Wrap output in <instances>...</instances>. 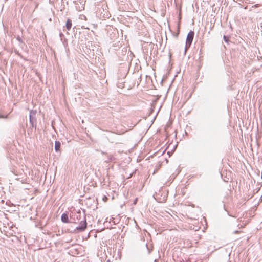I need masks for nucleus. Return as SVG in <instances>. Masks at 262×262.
<instances>
[{"instance_id":"obj_1","label":"nucleus","mask_w":262,"mask_h":262,"mask_svg":"<svg viewBox=\"0 0 262 262\" xmlns=\"http://www.w3.org/2000/svg\"><path fill=\"white\" fill-rule=\"evenodd\" d=\"M84 214L82 217V220L79 222V225L76 227V228L74 229L73 231H71L72 233H79L83 232L87 228V222H86V218L85 214V210H83Z\"/></svg>"},{"instance_id":"obj_2","label":"nucleus","mask_w":262,"mask_h":262,"mask_svg":"<svg viewBox=\"0 0 262 262\" xmlns=\"http://www.w3.org/2000/svg\"><path fill=\"white\" fill-rule=\"evenodd\" d=\"M82 219L81 213L80 210L76 212L71 213L70 215V223L77 224Z\"/></svg>"},{"instance_id":"obj_3","label":"nucleus","mask_w":262,"mask_h":262,"mask_svg":"<svg viewBox=\"0 0 262 262\" xmlns=\"http://www.w3.org/2000/svg\"><path fill=\"white\" fill-rule=\"evenodd\" d=\"M194 35V32L193 31L190 30L188 33L186 39V43L187 44V46H191L193 40Z\"/></svg>"},{"instance_id":"obj_4","label":"nucleus","mask_w":262,"mask_h":262,"mask_svg":"<svg viewBox=\"0 0 262 262\" xmlns=\"http://www.w3.org/2000/svg\"><path fill=\"white\" fill-rule=\"evenodd\" d=\"M79 35H80V36L78 38V41L81 45H83L84 41L88 40L87 36H89V33L84 32H79Z\"/></svg>"},{"instance_id":"obj_5","label":"nucleus","mask_w":262,"mask_h":262,"mask_svg":"<svg viewBox=\"0 0 262 262\" xmlns=\"http://www.w3.org/2000/svg\"><path fill=\"white\" fill-rule=\"evenodd\" d=\"M36 114V110H31L30 111L29 115V122L30 124H33V122H36V119L35 115Z\"/></svg>"},{"instance_id":"obj_6","label":"nucleus","mask_w":262,"mask_h":262,"mask_svg":"<svg viewBox=\"0 0 262 262\" xmlns=\"http://www.w3.org/2000/svg\"><path fill=\"white\" fill-rule=\"evenodd\" d=\"M61 221L64 223H70V220L69 219L68 213L66 212L61 215Z\"/></svg>"},{"instance_id":"obj_7","label":"nucleus","mask_w":262,"mask_h":262,"mask_svg":"<svg viewBox=\"0 0 262 262\" xmlns=\"http://www.w3.org/2000/svg\"><path fill=\"white\" fill-rule=\"evenodd\" d=\"M61 143L59 141H55V150L56 152H60Z\"/></svg>"},{"instance_id":"obj_8","label":"nucleus","mask_w":262,"mask_h":262,"mask_svg":"<svg viewBox=\"0 0 262 262\" xmlns=\"http://www.w3.org/2000/svg\"><path fill=\"white\" fill-rule=\"evenodd\" d=\"M146 247L148 251V253L150 254L152 251L153 246L152 244L147 243L146 244Z\"/></svg>"},{"instance_id":"obj_9","label":"nucleus","mask_w":262,"mask_h":262,"mask_svg":"<svg viewBox=\"0 0 262 262\" xmlns=\"http://www.w3.org/2000/svg\"><path fill=\"white\" fill-rule=\"evenodd\" d=\"M72 26V20L70 19H68L67 20L66 24V27L68 30H70L71 29Z\"/></svg>"},{"instance_id":"obj_10","label":"nucleus","mask_w":262,"mask_h":262,"mask_svg":"<svg viewBox=\"0 0 262 262\" xmlns=\"http://www.w3.org/2000/svg\"><path fill=\"white\" fill-rule=\"evenodd\" d=\"M124 86V82L122 81L121 80V81H118L117 83V86L119 88H123Z\"/></svg>"},{"instance_id":"obj_11","label":"nucleus","mask_w":262,"mask_h":262,"mask_svg":"<svg viewBox=\"0 0 262 262\" xmlns=\"http://www.w3.org/2000/svg\"><path fill=\"white\" fill-rule=\"evenodd\" d=\"M115 159V158L112 156V155H109L108 156V159L106 161L107 162H110L114 161Z\"/></svg>"},{"instance_id":"obj_12","label":"nucleus","mask_w":262,"mask_h":262,"mask_svg":"<svg viewBox=\"0 0 262 262\" xmlns=\"http://www.w3.org/2000/svg\"><path fill=\"white\" fill-rule=\"evenodd\" d=\"M223 39L225 42L228 43L229 41V37L228 36L224 35Z\"/></svg>"},{"instance_id":"obj_13","label":"nucleus","mask_w":262,"mask_h":262,"mask_svg":"<svg viewBox=\"0 0 262 262\" xmlns=\"http://www.w3.org/2000/svg\"><path fill=\"white\" fill-rule=\"evenodd\" d=\"M16 39L21 43H23L24 44V42L23 41V40L21 39V38L19 36H17V37H16Z\"/></svg>"},{"instance_id":"obj_14","label":"nucleus","mask_w":262,"mask_h":262,"mask_svg":"<svg viewBox=\"0 0 262 262\" xmlns=\"http://www.w3.org/2000/svg\"><path fill=\"white\" fill-rule=\"evenodd\" d=\"M8 117V115H4L0 114V119L7 118Z\"/></svg>"},{"instance_id":"obj_15","label":"nucleus","mask_w":262,"mask_h":262,"mask_svg":"<svg viewBox=\"0 0 262 262\" xmlns=\"http://www.w3.org/2000/svg\"><path fill=\"white\" fill-rule=\"evenodd\" d=\"M190 47V46H187V44L186 43L185 45V51H184V53L185 54H186V51Z\"/></svg>"},{"instance_id":"obj_16","label":"nucleus","mask_w":262,"mask_h":262,"mask_svg":"<svg viewBox=\"0 0 262 262\" xmlns=\"http://www.w3.org/2000/svg\"><path fill=\"white\" fill-rule=\"evenodd\" d=\"M14 52H15V53L17 55H18L19 56H20L21 58H22V57H23V56L21 55V54H20V53H19V52H18V51H17V50H15V51H14Z\"/></svg>"},{"instance_id":"obj_17","label":"nucleus","mask_w":262,"mask_h":262,"mask_svg":"<svg viewBox=\"0 0 262 262\" xmlns=\"http://www.w3.org/2000/svg\"><path fill=\"white\" fill-rule=\"evenodd\" d=\"M34 122H33V124H31L32 127L33 128H34H34H35V129H36V124H34Z\"/></svg>"},{"instance_id":"obj_18","label":"nucleus","mask_w":262,"mask_h":262,"mask_svg":"<svg viewBox=\"0 0 262 262\" xmlns=\"http://www.w3.org/2000/svg\"><path fill=\"white\" fill-rule=\"evenodd\" d=\"M137 201V198L135 199V200L134 201V204H135Z\"/></svg>"},{"instance_id":"obj_19","label":"nucleus","mask_w":262,"mask_h":262,"mask_svg":"<svg viewBox=\"0 0 262 262\" xmlns=\"http://www.w3.org/2000/svg\"><path fill=\"white\" fill-rule=\"evenodd\" d=\"M59 35H60V36L61 37H62V36H63V34H62V33H60L59 34Z\"/></svg>"},{"instance_id":"obj_20","label":"nucleus","mask_w":262,"mask_h":262,"mask_svg":"<svg viewBox=\"0 0 262 262\" xmlns=\"http://www.w3.org/2000/svg\"><path fill=\"white\" fill-rule=\"evenodd\" d=\"M238 232H239V231H235L234 232V233H238Z\"/></svg>"},{"instance_id":"obj_21","label":"nucleus","mask_w":262,"mask_h":262,"mask_svg":"<svg viewBox=\"0 0 262 262\" xmlns=\"http://www.w3.org/2000/svg\"><path fill=\"white\" fill-rule=\"evenodd\" d=\"M158 260L157 259H155V260H154V262H158Z\"/></svg>"},{"instance_id":"obj_22","label":"nucleus","mask_w":262,"mask_h":262,"mask_svg":"<svg viewBox=\"0 0 262 262\" xmlns=\"http://www.w3.org/2000/svg\"><path fill=\"white\" fill-rule=\"evenodd\" d=\"M224 209H225L226 211H227V210H226V208H225V205H224Z\"/></svg>"},{"instance_id":"obj_23","label":"nucleus","mask_w":262,"mask_h":262,"mask_svg":"<svg viewBox=\"0 0 262 262\" xmlns=\"http://www.w3.org/2000/svg\"><path fill=\"white\" fill-rule=\"evenodd\" d=\"M106 262H111V261H110V260H107Z\"/></svg>"}]
</instances>
